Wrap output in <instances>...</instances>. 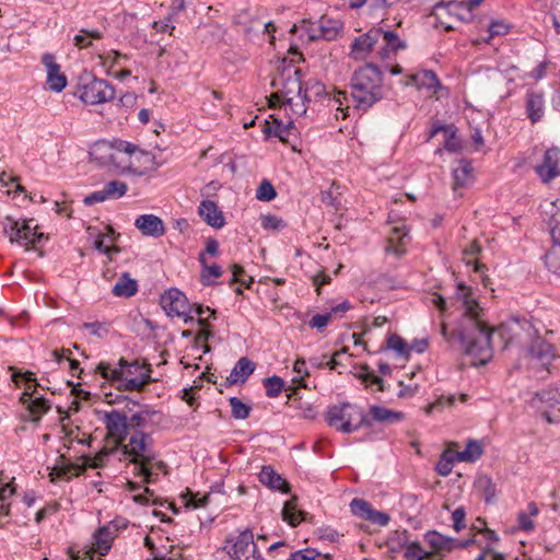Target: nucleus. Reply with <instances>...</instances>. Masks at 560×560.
<instances>
[{
    "label": "nucleus",
    "mask_w": 560,
    "mask_h": 560,
    "mask_svg": "<svg viewBox=\"0 0 560 560\" xmlns=\"http://www.w3.org/2000/svg\"><path fill=\"white\" fill-rule=\"evenodd\" d=\"M457 299L460 302L463 317L458 327L448 332L445 324L441 326V334L446 341L458 340L465 353L478 360V364L485 365L492 358L491 335L485 313L479 303L471 298L470 288L459 283L457 285Z\"/></svg>",
    "instance_id": "obj_1"
},
{
    "label": "nucleus",
    "mask_w": 560,
    "mask_h": 560,
    "mask_svg": "<svg viewBox=\"0 0 560 560\" xmlns=\"http://www.w3.org/2000/svg\"><path fill=\"white\" fill-rule=\"evenodd\" d=\"M350 88L355 107L366 110L385 96L383 72L376 65L366 63L352 73Z\"/></svg>",
    "instance_id": "obj_2"
},
{
    "label": "nucleus",
    "mask_w": 560,
    "mask_h": 560,
    "mask_svg": "<svg viewBox=\"0 0 560 560\" xmlns=\"http://www.w3.org/2000/svg\"><path fill=\"white\" fill-rule=\"evenodd\" d=\"M152 442L151 435L143 431H136L131 434L128 444L120 445L125 455H131L130 463L136 466L137 474L144 477V482L152 481L150 465L155 460V453L149 447Z\"/></svg>",
    "instance_id": "obj_3"
},
{
    "label": "nucleus",
    "mask_w": 560,
    "mask_h": 560,
    "mask_svg": "<svg viewBox=\"0 0 560 560\" xmlns=\"http://www.w3.org/2000/svg\"><path fill=\"white\" fill-rule=\"evenodd\" d=\"M132 149L133 143L115 140L114 142L97 143L91 155L104 165H112L122 173H130Z\"/></svg>",
    "instance_id": "obj_4"
},
{
    "label": "nucleus",
    "mask_w": 560,
    "mask_h": 560,
    "mask_svg": "<svg viewBox=\"0 0 560 560\" xmlns=\"http://www.w3.org/2000/svg\"><path fill=\"white\" fill-rule=\"evenodd\" d=\"M119 446L115 445L113 448L103 447L94 457L83 455V465L70 463L65 455H59L51 472L49 474L50 481L56 482L60 478L71 479L72 476H79L83 474L88 467L101 468L105 464V459L113 454Z\"/></svg>",
    "instance_id": "obj_5"
},
{
    "label": "nucleus",
    "mask_w": 560,
    "mask_h": 560,
    "mask_svg": "<svg viewBox=\"0 0 560 560\" xmlns=\"http://www.w3.org/2000/svg\"><path fill=\"white\" fill-rule=\"evenodd\" d=\"M80 100L85 104H100L112 101L115 97L113 85L105 80L96 79L91 73L80 79Z\"/></svg>",
    "instance_id": "obj_6"
},
{
    "label": "nucleus",
    "mask_w": 560,
    "mask_h": 560,
    "mask_svg": "<svg viewBox=\"0 0 560 560\" xmlns=\"http://www.w3.org/2000/svg\"><path fill=\"white\" fill-rule=\"evenodd\" d=\"M3 231L11 243L16 242L26 248L30 245L40 243L42 240L45 238L44 233L36 232L35 228L31 226L30 222H19L9 217L7 218Z\"/></svg>",
    "instance_id": "obj_7"
},
{
    "label": "nucleus",
    "mask_w": 560,
    "mask_h": 560,
    "mask_svg": "<svg viewBox=\"0 0 560 560\" xmlns=\"http://www.w3.org/2000/svg\"><path fill=\"white\" fill-rule=\"evenodd\" d=\"M532 405L537 408H546L544 416L548 422L560 419V389L557 386H550L535 393Z\"/></svg>",
    "instance_id": "obj_8"
},
{
    "label": "nucleus",
    "mask_w": 560,
    "mask_h": 560,
    "mask_svg": "<svg viewBox=\"0 0 560 560\" xmlns=\"http://www.w3.org/2000/svg\"><path fill=\"white\" fill-rule=\"evenodd\" d=\"M272 85H281L280 92L283 96V102L290 98V96H302L304 88L301 79V70L295 67L284 68L279 78L272 81Z\"/></svg>",
    "instance_id": "obj_9"
},
{
    "label": "nucleus",
    "mask_w": 560,
    "mask_h": 560,
    "mask_svg": "<svg viewBox=\"0 0 560 560\" xmlns=\"http://www.w3.org/2000/svg\"><path fill=\"white\" fill-rule=\"evenodd\" d=\"M151 365L140 364L137 360L130 363L129 369L125 371V382L119 385L124 390H142L151 382Z\"/></svg>",
    "instance_id": "obj_10"
},
{
    "label": "nucleus",
    "mask_w": 560,
    "mask_h": 560,
    "mask_svg": "<svg viewBox=\"0 0 560 560\" xmlns=\"http://www.w3.org/2000/svg\"><path fill=\"white\" fill-rule=\"evenodd\" d=\"M103 422L108 435L116 440V445H122L128 435L129 422L125 412L113 410L105 412Z\"/></svg>",
    "instance_id": "obj_11"
},
{
    "label": "nucleus",
    "mask_w": 560,
    "mask_h": 560,
    "mask_svg": "<svg viewBox=\"0 0 560 560\" xmlns=\"http://www.w3.org/2000/svg\"><path fill=\"white\" fill-rule=\"evenodd\" d=\"M161 305L168 316H186L191 306L186 295L178 289H170L161 296Z\"/></svg>",
    "instance_id": "obj_12"
},
{
    "label": "nucleus",
    "mask_w": 560,
    "mask_h": 560,
    "mask_svg": "<svg viewBox=\"0 0 560 560\" xmlns=\"http://www.w3.org/2000/svg\"><path fill=\"white\" fill-rule=\"evenodd\" d=\"M535 171L545 184L560 176V149L552 147L546 150L542 162L535 167Z\"/></svg>",
    "instance_id": "obj_13"
},
{
    "label": "nucleus",
    "mask_w": 560,
    "mask_h": 560,
    "mask_svg": "<svg viewBox=\"0 0 560 560\" xmlns=\"http://www.w3.org/2000/svg\"><path fill=\"white\" fill-rule=\"evenodd\" d=\"M382 28L374 27L368 33L357 37L351 44L350 56L355 60H362L368 57L374 46L380 42Z\"/></svg>",
    "instance_id": "obj_14"
},
{
    "label": "nucleus",
    "mask_w": 560,
    "mask_h": 560,
    "mask_svg": "<svg viewBox=\"0 0 560 560\" xmlns=\"http://www.w3.org/2000/svg\"><path fill=\"white\" fill-rule=\"evenodd\" d=\"M350 509L353 515L378 526H386L390 521L387 513L374 510L371 503L363 499H353L350 503Z\"/></svg>",
    "instance_id": "obj_15"
},
{
    "label": "nucleus",
    "mask_w": 560,
    "mask_h": 560,
    "mask_svg": "<svg viewBox=\"0 0 560 560\" xmlns=\"http://www.w3.org/2000/svg\"><path fill=\"white\" fill-rule=\"evenodd\" d=\"M160 164L156 162L155 156L133 144L131 154V170L130 173L138 176H143L149 172L158 170Z\"/></svg>",
    "instance_id": "obj_16"
},
{
    "label": "nucleus",
    "mask_w": 560,
    "mask_h": 560,
    "mask_svg": "<svg viewBox=\"0 0 560 560\" xmlns=\"http://www.w3.org/2000/svg\"><path fill=\"white\" fill-rule=\"evenodd\" d=\"M42 62L47 69V84L51 91L61 92L67 85V78L60 71V66L56 62L55 56L45 54Z\"/></svg>",
    "instance_id": "obj_17"
},
{
    "label": "nucleus",
    "mask_w": 560,
    "mask_h": 560,
    "mask_svg": "<svg viewBox=\"0 0 560 560\" xmlns=\"http://www.w3.org/2000/svg\"><path fill=\"white\" fill-rule=\"evenodd\" d=\"M371 425L372 421L366 417L364 411L351 405V408L345 412V418L339 430L343 433H352L362 427L370 428Z\"/></svg>",
    "instance_id": "obj_18"
},
{
    "label": "nucleus",
    "mask_w": 560,
    "mask_h": 560,
    "mask_svg": "<svg viewBox=\"0 0 560 560\" xmlns=\"http://www.w3.org/2000/svg\"><path fill=\"white\" fill-rule=\"evenodd\" d=\"M464 2L465 1H459V2H457V1H447V2L441 1V2L435 3L433 7V10H432V14L436 16L440 26H442L447 32L454 30V27L451 24H447L446 22H444L442 20V18L445 14H448L452 16H456L459 20H464V18L460 14V11L463 9H465Z\"/></svg>",
    "instance_id": "obj_19"
},
{
    "label": "nucleus",
    "mask_w": 560,
    "mask_h": 560,
    "mask_svg": "<svg viewBox=\"0 0 560 560\" xmlns=\"http://www.w3.org/2000/svg\"><path fill=\"white\" fill-rule=\"evenodd\" d=\"M198 214L210 226L221 229L225 224L223 212L212 200H203L198 207Z\"/></svg>",
    "instance_id": "obj_20"
},
{
    "label": "nucleus",
    "mask_w": 560,
    "mask_h": 560,
    "mask_svg": "<svg viewBox=\"0 0 560 560\" xmlns=\"http://www.w3.org/2000/svg\"><path fill=\"white\" fill-rule=\"evenodd\" d=\"M135 226L147 236L160 237L165 233L163 221L154 214L139 215L135 221Z\"/></svg>",
    "instance_id": "obj_21"
},
{
    "label": "nucleus",
    "mask_w": 560,
    "mask_h": 560,
    "mask_svg": "<svg viewBox=\"0 0 560 560\" xmlns=\"http://www.w3.org/2000/svg\"><path fill=\"white\" fill-rule=\"evenodd\" d=\"M116 535V529H112V526L106 525L100 527L98 530L93 535L94 542L92 551L98 555V559L108 553Z\"/></svg>",
    "instance_id": "obj_22"
},
{
    "label": "nucleus",
    "mask_w": 560,
    "mask_h": 560,
    "mask_svg": "<svg viewBox=\"0 0 560 560\" xmlns=\"http://www.w3.org/2000/svg\"><path fill=\"white\" fill-rule=\"evenodd\" d=\"M255 371V364L246 357L241 358L226 377L224 386L229 387L237 383H245Z\"/></svg>",
    "instance_id": "obj_23"
},
{
    "label": "nucleus",
    "mask_w": 560,
    "mask_h": 560,
    "mask_svg": "<svg viewBox=\"0 0 560 560\" xmlns=\"http://www.w3.org/2000/svg\"><path fill=\"white\" fill-rule=\"evenodd\" d=\"M258 478L264 486L272 490H278L283 493H287L290 490L288 481L283 479L271 466H262Z\"/></svg>",
    "instance_id": "obj_24"
},
{
    "label": "nucleus",
    "mask_w": 560,
    "mask_h": 560,
    "mask_svg": "<svg viewBox=\"0 0 560 560\" xmlns=\"http://www.w3.org/2000/svg\"><path fill=\"white\" fill-rule=\"evenodd\" d=\"M526 114L533 124L541 120L545 113V101L541 93L528 92L526 94Z\"/></svg>",
    "instance_id": "obj_25"
},
{
    "label": "nucleus",
    "mask_w": 560,
    "mask_h": 560,
    "mask_svg": "<svg viewBox=\"0 0 560 560\" xmlns=\"http://www.w3.org/2000/svg\"><path fill=\"white\" fill-rule=\"evenodd\" d=\"M293 129L294 125L292 120L288 124H283L280 119L272 118V121H265L264 133L267 137H276L280 141L287 142Z\"/></svg>",
    "instance_id": "obj_26"
},
{
    "label": "nucleus",
    "mask_w": 560,
    "mask_h": 560,
    "mask_svg": "<svg viewBox=\"0 0 560 560\" xmlns=\"http://www.w3.org/2000/svg\"><path fill=\"white\" fill-rule=\"evenodd\" d=\"M381 39L384 42V46L380 49L378 55L383 60L389 58L390 52L405 49L407 46L406 43L393 31H384L382 28Z\"/></svg>",
    "instance_id": "obj_27"
},
{
    "label": "nucleus",
    "mask_w": 560,
    "mask_h": 560,
    "mask_svg": "<svg viewBox=\"0 0 560 560\" xmlns=\"http://www.w3.org/2000/svg\"><path fill=\"white\" fill-rule=\"evenodd\" d=\"M249 545L254 546V553H255L256 546L254 544V536H253V533L247 529V530L242 532L237 536L236 540L233 542L231 548L228 550V553L233 560H238L243 556H245Z\"/></svg>",
    "instance_id": "obj_28"
},
{
    "label": "nucleus",
    "mask_w": 560,
    "mask_h": 560,
    "mask_svg": "<svg viewBox=\"0 0 560 560\" xmlns=\"http://www.w3.org/2000/svg\"><path fill=\"white\" fill-rule=\"evenodd\" d=\"M408 236L406 226H397L393 229L392 235L387 240L385 247L386 253L393 254L396 257H401L405 254L404 240Z\"/></svg>",
    "instance_id": "obj_29"
},
{
    "label": "nucleus",
    "mask_w": 560,
    "mask_h": 560,
    "mask_svg": "<svg viewBox=\"0 0 560 560\" xmlns=\"http://www.w3.org/2000/svg\"><path fill=\"white\" fill-rule=\"evenodd\" d=\"M424 540L435 551H451L455 549L456 539L444 536L435 530L428 532L424 535Z\"/></svg>",
    "instance_id": "obj_30"
},
{
    "label": "nucleus",
    "mask_w": 560,
    "mask_h": 560,
    "mask_svg": "<svg viewBox=\"0 0 560 560\" xmlns=\"http://www.w3.org/2000/svg\"><path fill=\"white\" fill-rule=\"evenodd\" d=\"M487 326H488L490 335L492 336L493 332L497 334L498 338L501 341L502 349H505L514 339V337L516 335L515 329L518 327V323L517 322L502 323L493 330L490 328V326L488 324H487ZM492 342L493 341L491 340V349H493ZM491 351L493 352V350H491Z\"/></svg>",
    "instance_id": "obj_31"
},
{
    "label": "nucleus",
    "mask_w": 560,
    "mask_h": 560,
    "mask_svg": "<svg viewBox=\"0 0 560 560\" xmlns=\"http://www.w3.org/2000/svg\"><path fill=\"white\" fill-rule=\"evenodd\" d=\"M480 253H481V246H480L479 242L476 240L472 241L467 247H465L463 249L464 260L466 261L467 265L474 264V270L482 276V283H483V285L487 287L490 284V279L488 276L483 275L485 270H487L486 265L480 264L478 261H471L469 259H466L467 257H470V256L471 257L477 256Z\"/></svg>",
    "instance_id": "obj_32"
},
{
    "label": "nucleus",
    "mask_w": 560,
    "mask_h": 560,
    "mask_svg": "<svg viewBox=\"0 0 560 560\" xmlns=\"http://www.w3.org/2000/svg\"><path fill=\"white\" fill-rule=\"evenodd\" d=\"M399 544L401 546H406L404 557L407 560H428L429 557L432 556L431 552H429L422 548L420 542H418V541L408 542L407 532L402 533V538L399 540Z\"/></svg>",
    "instance_id": "obj_33"
},
{
    "label": "nucleus",
    "mask_w": 560,
    "mask_h": 560,
    "mask_svg": "<svg viewBox=\"0 0 560 560\" xmlns=\"http://www.w3.org/2000/svg\"><path fill=\"white\" fill-rule=\"evenodd\" d=\"M472 166L470 162L460 160L453 168V189L466 186L471 178Z\"/></svg>",
    "instance_id": "obj_34"
},
{
    "label": "nucleus",
    "mask_w": 560,
    "mask_h": 560,
    "mask_svg": "<svg viewBox=\"0 0 560 560\" xmlns=\"http://www.w3.org/2000/svg\"><path fill=\"white\" fill-rule=\"evenodd\" d=\"M370 415L377 422L395 423L405 419L400 411H394L382 406L373 405L370 407Z\"/></svg>",
    "instance_id": "obj_35"
},
{
    "label": "nucleus",
    "mask_w": 560,
    "mask_h": 560,
    "mask_svg": "<svg viewBox=\"0 0 560 560\" xmlns=\"http://www.w3.org/2000/svg\"><path fill=\"white\" fill-rule=\"evenodd\" d=\"M444 133V148L450 152H456L459 149V140L455 136V131L453 126L450 125H438L434 126L431 131L429 138L435 137L438 133Z\"/></svg>",
    "instance_id": "obj_36"
},
{
    "label": "nucleus",
    "mask_w": 560,
    "mask_h": 560,
    "mask_svg": "<svg viewBox=\"0 0 560 560\" xmlns=\"http://www.w3.org/2000/svg\"><path fill=\"white\" fill-rule=\"evenodd\" d=\"M296 497L291 498L284 503L282 509V518L288 522L291 527H296L306 515L304 511L296 510Z\"/></svg>",
    "instance_id": "obj_37"
},
{
    "label": "nucleus",
    "mask_w": 560,
    "mask_h": 560,
    "mask_svg": "<svg viewBox=\"0 0 560 560\" xmlns=\"http://www.w3.org/2000/svg\"><path fill=\"white\" fill-rule=\"evenodd\" d=\"M138 291V284L135 279H131L127 272L118 279L113 288V294L116 296L130 298Z\"/></svg>",
    "instance_id": "obj_38"
},
{
    "label": "nucleus",
    "mask_w": 560,
    "mask_h": 560,
    "mask_svg": "<svg viewBox=\"0 0 560 560\" xmlns=\"http://www.w3.org/2000/svg\"><path fill=\"white\" fill-rule=\"evenodd\" d=\"M483 454V446L480 442L470 440L462 452H457L455 457L458 462L474 463Z\"/></svg>",
    "instance_id": "obj_39"
},
{
    "label": "nucleus",
    "mask_w": 560,
    "mask_h": 560,
    "mask_svg": "<svg viewBox=\"0 0 560 560\" xmlns=\"http://www.w3.org/2000/svg\"><path fill=\"white\" fill-rule=\"evenodd\" d=\"M103 33L98 30L81 28L73 38V44L79 49H85L92 46L93 40L101 39Z\"/></svg>",
    "instance_id": "obj_40"
},
{
    "label": "nucleus",
    "mask_w": 560,
    "mask_h": 560,
    "mask_svg": "<svg viewBox=\"0 0 560 560\" xmlns=\"http://www.w3.org/2000/svg\"><path fill=\"white\" fill-rule=\"evenodd\" d=\"M384 349L394 350L399 357L408 359L409 348L405 339L396 334H390L386 338V346Z\"/></svg>",
    "instance_id": "obj_41"
},
{
    "label": "nucleus",
    "mask_w": 560,
    "mask_h": 560,
    "mask_svg": "<svg viewBox=\"0 0 560 560\" xmlns=\"http://www.w3.org/2000/svg\"><path fill=\"white\" fill-rule=\"evenodd\" d=\"M361 372L357 374V377L368 387L370 385H376L380 392L385 390L384 381L380 376H376L373 371L366 364L361 365Z\"/></svg>",
    "instance_id": "obj_42"
},
{
    "label": "nucleus",
    "mask_w": 560,
    "mask_h": 560,
    "mask_svg": "<svg viewBox=\"0 0 560 560\" xmlns=\"http://www.w3.org/2000/svg\"><path fill=\"white\" fill-rule=\"evenodd\" d=\"M301 28H304L307 33V42H314L323 36H329V33H326L324 30V19H322L318 23H312L310 21L303 20Z\"/></svg>",
    "instance_id": "obj_43"
},
{
    "label": "nucleus",
    "mask_w": 560,
    "mask_h": 560,
    "mask_svg": "<svg viewBox=\"0 0 560 560\" xmlns=\"http://www.w3.org/2000/svg\"><path fill=\"white\" fill-rule=\"evenodd\" d=\"M127 184L120 180H110L103 187V192L106 195L108 200L119 199L127 192Z\"/></svg>",
    "instance_id": "obj_44"
},
{
    "label": "nucleus",
    "mask_w": 560,
    "mask_h": 560,
    "mask_svg": "<svg viewBox=\"0 0 560 560\" xmlns=\"http://www.w3.org/2000/svg\"><path fill=\"white\" fill-rule=\"evenodd\" d=\"M96 371L105 380H109L113 382H121V384L125 382V371L122 369H112L110 364L107 362H101L97 365Z\"/></svg>",
    "instance_id": "obj_45"
},
{
    "label": "nucleus",
    "mask_w": 560,
    "mask_h": 560,
    "mask_svg": "<svg viewBox=\"0 0 560 560\" xmlns=\"http://www.w3.org/2000/svg\"><path fill=\"white\" fill-rule=\"evenodd\" d=\"M303 90L304 98H306L308 102L317 100L318 97L326 94L325 85L318 80H308L305 83V88Z\"/></svg>",
    "instance_id": "obj_46"
},
{
    "label": "nucleus",
    "mask_w": 560,
    "mask_h": 560,
    "mask_svg": "<svg viewBox=\"0 0 560 560\" xmlns=\"http://www.w3.org/2000/svg\"><path fill=\"white\" fill-rule=\"evenodd\" d=\"M182 499L186 506L192 509L205 508L209 501V494H205L200 497L197 492H192L190 489H186V491L182 494Z\"/></svg>",
    "instance_id": "obj_47"
},
{
    "label": "nucleus",
    "mask_w": 560,
    "mask_h": 560,
    "mask_svg": "<svg viewBox=\"0 0 560 560\" xmlns=\"http://www.w3.org/2000/svg\"><path fill=\"white\" fill-rule=\"evenodd\" d=\"M351 408V405L348 402H343L341 405H335L329 407L326 421L329 425H336L338 422H342L345 418V412Z\"/></svg>",
    "instance_id": "obj_48"
},
{
    "label": "nucleus",
    "mask_w": 560,
    "mask_h": 560,
    "mask_svg": "<svg viewBox=\"0 0 560 560\" xmlns=\"http://www.w3.org/2000/svg\"><path fill=\"white\" fill-rule=\"evenodd\" d=\"M264 386L266 395L269 398H275L284 389V381L280 376L273 375L264 380Z\"/></svg>",
    "instance_id": "obj_49"
},
{
    "label": "nucleus",
    "mask_w": 560,
    "mask_h": 560,
    "mask_svg": "<svg viewBox=\"0 0 560 560\" xmlns=\"http://www.w3.org/2000/svg\"><path fill=\"white\" fill-rule=\"evenodd\" d=\"M288 560H331L328 555H322L316 549L306 548L303 550L294 551L290 555Z\"/></svg>",
    "instance_id": "obj_50"
},
{
    "label": "nucleus",
    "mask_w": 560,
    "mask_h": 560,
    "mask_svg": "<svg viewBox=\"0 0 560 560\" xmlns=\"http://www.w3.org/2000/svg\"><path fill=\"white\" fill-rule=\"evenodd\" d=\"M232 417L234 419L244 420L248 418L252 407L249 405L244 404L241 399L237 397H231L229 399Z\"/></svg>",
    "instance_id": "obj_51"
},
{
    "label": "nucleus",
    "mask_w": 560,
    "mask_h": 560,
    "mask_svg": "<svg viewBox=\"0 0 560 560\" xmlns=\"http://www.w3.org/2000/svg\"><path fill=\"white\" fill-rule=\"evenodd\" d=\"M197 323L199 326L202 327V329L198 332V335L195 338L196 345L199 342H205L202 346L203 352L207 353L210 351V347L207 345V341L213 337V332L209 330V323L206 318H198Z\"/></svg>",
    "instance_id": "obj_52"
},
{
    "label": "nucleus",
    "mask_w": 560,
    "mask_h": 560,
    "mask_svg": "<svg viewBox=\"0 0 560 560\" xmlns=\"http://www.w3.org/2000/svg\"><path fill=\"white\" fill-rule=\"evenodd\" d=\"M28 409L31 413L36 416L33 421L38 422L40 420V416L50 409V404L44 397H37L31 401Z\"/></svg>",
    "instance_id": "obj_53"
},
{
    "label": "nucleus",
    "mask_w": 560,
    "mask_h": 560,
    "mask_svg": "<svg viewBox=\"0 0 560 560\" xmlns=\"http://www.w3.org/2000/svg\"><path fill=\"white\" fill-rule=\"evenodd\" d=\"M440 85L438 75L432 70L420 71L419 89L433 90Z\"/></svg>",
    "instance_id": "obj_54"
},
{
    "label": "nucleus",
    "mask_w": 560,
    "mask_h": 560,
    "mask_svg": "<svg viewBox=\"0 0 560 560\" xmlns=\"http://www.w3.org/2000/svg\"><path fill=\"white\" fill-rule=\"evenodd\" d=\"M222 276V269L220 266L213 264L211 266L205 265V268H202L201 275H200V281L203 285L209 287L214 284V281L211 280L212 278H219Z\"/></svg>",
    "instance_id": "obj_55"
},
{
    "label": "nucleus",
    "mask_w": 560,
    "mask_h": 560,
    "mask_svg": "<svg viewBox=\"0 0 560 560\" xmlns=\"http://www.w3.org/2000/svg\"><path fill=\"white\" fill-rule=\"evenodd\" d=\"M308 101L306 98H304V95L302 96H298V97H293V96H290V98H288L285 102H283V104L285 106H288L290 108V110L298 115V116H302L306 113V103Z\"/></svg>",
    "instance_id": "obj_56"
},
{
    "label": "nucleus",
    "mask_w": 560,
    "mask_h": 560,
    "mask_svg": "<svg viewBox=\"0 0 560 560\" xmlns=\"http://www.w3.org/2000/svg\"><path fill=\"white\" fill-rule=\"evenodd\" d=\"M276 196L277 192L271 183L267 179H264L257 188L256 198L260 201H270L275 199Z\"/></svg>",
    "instance_id": "obj_57"
},
{
    "label": "nucleus",
    "mask_w": 560,
    "mask_h": 560,
    "mask_svg": "<svg viewBox=\"0 0 560 560\" xmlns=\"http://www.w3.org/2000/svg\"><path fill=\"white\" fill-rule=\"evenodd\" d=\"M536 357L541 361V365L549 373V363L550 360L555 358L553 349L549 343H541L537 351H535Z\"/></svg>",
    "instance_id": "obj_58"
},
{
    "label": "nucleus",
    "mask_w": 560,
    "mask_h": 560,
    "mask_svg": "<svg viewBox=\"0 0 560 560\" xmlns=\"http://www.w3.org/2000/svg\"><path fill=\"white\" fill-rule=\"evenodd\" d=\"M261 225L266 230L279 231L285 228V222L277 215L268 214L261 218Z\"/></svg>",
    "instance_id": "obj_59"
},
{
    "label": "nucleus",
    "mask_w": 560,
    "mask_h": 560,
    "mask_svg": "<svg viewBox=\"0 0 560 560\" xmlns=\"http://www.w3.org/2000/svg\"><path fill=\"white\" fill-rule=\"evenodd\" d=\"M478 487L482 489L487 502H491L495 495V488L491 479L488 477H480L477 481Z\"/></svg>",
    "instance_id": "obj_60"
},
{
    "label": "nucleus",
    "mask_w": 560,
    "mask_h": 560,
    "mask_svg": "<svg viewBox=\"0 0 560 560\" xmlns=\"http://www.w3.org/2000/svg\"><path fill=\"white\" fill-rule=\"evenodd\" d=\"M331 313L316 314L310 319L308 325L311 328L322 330L331 322Z\"/></svg>",
    "instance_id": "obj_61"
},
{
    "label": "nucleus",
    "mask_w": 560,
    "mask_h": 560,
    "mask_svg": "<svg viewBox=\"0 0 560 560\" xmlns=\"http://www.w3.org/2000/svg\"><path fill=\"white\" fill-rule=\"evenodd\" d=\"M453 528L458 533L466 527V511L463 506L452 513Z\"/></svg>",
    "instance_id": "obj_62"
},
{
    "label": "nucleus",
    "mask_w": 560,
    "mask_h": 560,
    "mask_svg": "<svg viewBox=\"0 0 560 560\" xmlns=\"http://www.w3.org/2000/svg\"><path fill=\"white\" fill-rule=\"evenodd\" d=\"M510 30V26L501 21H493L489 25V37L485 39L487 43L494 36L505 35Z\"/></svg>",
    "instance_id": "obj_63"
},
{
    "label": "nucleus",
    "mask_w": 560,
    "mask_h": 560,
    "mask_svg": "<svg viewBox=\"0 0 560 560\" xmlns=\"http://www.w3.org/2000/svg\"><path fill=\"white\" fill-rule=\"evenodd\" d=\"M475 560H504V556L497 552L490 544H487Z\"/></svg>",
    "instance_id": "obj_64"
}]
</instances>
